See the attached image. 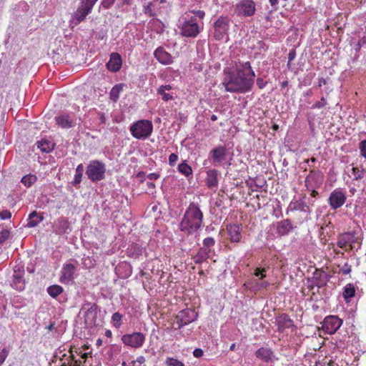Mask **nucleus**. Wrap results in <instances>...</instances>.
I'll return each mask as SVG.
<instances>
[{"instance_id": "nucleus-16", "label": "nucleus", "mask_w": 366, "mask_h": 366, "mask_svg": "<svg viewBox=\"0 0 366 366\" xmlns=\"http://www.w3.org/2000/svg\"><path fill=\"white\" fill-rule=\"evenodd\" d=\"M75 271L76 267L73 264H64L61 271L60 282L65 284L72 281Z\"/></svg>"}, {"instance_id": "nucleus-58", "label": "nucleus", "mask_w": 366, "mask_h": 366, "mask_svg": "<svg viewBox=\"0 0 366 366\" xmlns=\"http://www.w3.org/2000/svg\"><path fill=\"white\" fill-rule=\"evenodd\" d=\"M296 57V51L295 50L292 49V50H290L289 54H288V60L290 61H292V60H294Z\"/></svg>"}, {"instance_id": "nucleus-48", "label": "nucleus", "mask_w": 366, "mask_h": 366, "mask_svg": "<svg viewBox=\"0 0 366 366\" xmlns=\"http://www.w3.org/2000/svg\"><path fill=\"white\" fill-rule=\"evenodd\" d=\"M267 269L265 268H259L257 267L254 272V274L256 277H260V279H263L266 277Z\"/></svg>"}, {"instance_id": "nucleus-3", "label": "nucleus", "mask_w": 366, "mask_h": 366, "mask_svg": "<svg viewBox=\"0 0 366 366\" xmlns=\"http://www.w3.org/2000/svg\"><path fill=\"white\" fill-rule=\"evenodd\" d=\"M185 17L179 26L180 35L187 38H196L202 29L197 22V18L203 20L205 16V12L202 10H192L185 13Z\"/></svg>"}, {"instance_id": "nucleus-25", "label": "nucleus", "mask_w": 366, "mask_h": 366, "mask_svg": "<svg viewBox=\"0 0 366 366\" xmlns=\"http://www.w3.org/2000/svg\"><path fill=\"white\" fill-rule=\"evenodd\" d=\"M69 228V222L65 218L58 219L53 226L54 232L57 234H64L66 233Z\"/></svg>"}, {"instance_id": "nucleus-61", "label": "nucleus", "mask_w": 366, "mask_h": 366, "mask_svg": "<svg viewBox=\"0 0 366 366\" xmlns=\"http://www.w3.org/2000/svg\"><path fill=\"white\" fill-rule=\"evenodd\" d=\"M98 0H83V1L93 9L94 4Z\"/></svg>"}, {"instance_id": "nucleus-21", "label": "nucleus", "mask_w": 366, "mask_h": 366, "mask_svg": "<svg viewBox=\"0 0 366 366\" xmlns=\"http://www.w3.org/2000/svg\"><path fill=\"white\" fill-rule=\"evenodd\" d=\"M227 232L232 242H239L242 239L241 227L237 224H229L227 226Z\"/></svg>"}, {"instance_id": "nucleus-36", "label": "nucleus", "mask_w": 366, "mask_h": 366, "mask_svg": "<svg viewBox=\"0 0 366 366\" xmlns=\"http://www.w3.org/2000/svg\"><path fill=\"white\" fill-rule=\"evenodd\" d=\"M37 147L44 152H49L53 149V144L48 140L38 142Z\"/></svg>"}, {"instance_id": "nucleus-15", "label": "nucleus", "mask_w": 366, "mask_h": 366, "mask_svg": "<svg viewBox=\"0 0 366 366\" xmlns=\"http://www.w3.org/2000/svg\"><path fill=\"white\" fill-rule=\"evenodd\" d=\"M323 182V174L320 171L311 170L305 179V185L310 188L317 187Z\"/></svg>"}, {"instance_id": "nucleus-41", "label": "nucleus", "mask_w": 366, "mask_h": 366, "mask_svg": "<svg viewBox=\"0 0 366 366\" xmlns=\"http://www.w3.org/2000/svg\"><path fill=\"white\" fill-rule=\"evenodd\" d=\"M337 267L339 268L338 273L342 275L349 274L352 271V266L348 262H345L342 266L338 265Z\"/></svg>"}, {"instance_id": "nucleus-50", "label": "nucleus", "mask_w": 366, "mask_h": 366, "mask_svg": "<svg viewBox=\"0 0 366 366\" xmlns=\"http://www.w3.org/2000/svg\"><path fill=\"white\" fill-rule=\"evenodd\" d=\"M115 2V0H102L101 2L102 6L105 9H109Z\"/></svg>"}, {"instance_id": "nucleus-51", "label": "nucleus", "mask_w": 366, "mask_h": 366, "mask_svg": "<svg viewBox=\"0 0 366 366\" xmlns=\"http://www.w3.org/2000/svg\"><path fill=\"white\" fill-rule=\"evenodd\" d=\"M359 149L360 150L361 155L366 158V140L360 142Z\"/></svg>"}, {"instance_id": "nucleus-18", "label": "nucleus", "mask_w": 366, "mask_h": 366, "mask_svg": "<svg viewBox=\"0 0 366 366\" xmlns=\"http://www.w3.org/2000/svg\"><path fill=\"white\" fill-rule=\"evenodd\" d=\"M210 154L212 156L213 162L222 163L226 159L227 149L225 146L219 145L212 149Z\"/></svg>"}, {"instance_id": "nucleus-14", "label": "nucleus", "mask_w": 366, "mask_h": 366, "mask_svg": "<svg viewBox=\"0 0 366 366\" xmlns=\"http://www.w3.org/2000/svg\"><path fill=\"white\" fill-rule=\"evenodd\" d=\"M92 9H93L92 7L86 4L82 1L81 5L77 8L76 11L72 15V20L74 21V24L78 25L84 21L87 15L92 12Z\"/></svg>"}, {"instance_id": "nucleus-23", "label": "nucleus", "mask_w": 366, "mask_h": 366, "mask_svg": "<svg viewBox=\"0 0 366 366\" xmlns=\"http://www.w3.org/2000/svg\"><path fill=\"white\" fill-rule=\"evenodd\" d=\"M292 229L293 226L289 219H282L277 224V233L281 237L287 235Z\"/></svg>"}, {"instance_id": "nucleus-46", "label": "nucleus", "mask_w": 366, "mask_h": 366, "mask_svg": "<svg viewBox=\"0 0 366 366\" xmlns=\"http://www.w3.org/2000/svg\"><path fill=\"white\" fill-rule=\"evenodd\" d=\"M215 244V240L213 237H207L203 240V246L207 248H212Z\"/></svg>"}, {"instance_id": "nucleus-57", "label": "nucleus", "mask_w": 366, "mask_h": 366, "mask_svg": "<svg viewBox=\"0 0 366 366\" xmlns=\"http://www.w3.org/2000/svg\"><path fill=\"white\" fill-rule=\"evenodd\" d=\"M328 246L330 249H332L333 252L335 255L344 254V252H342L340 249L335 248V244L334 243L332 242L329 244Z\"/></svg>"}, {"instance_id": "nucleus-6", "label": "nucleus", "mask_w": 366, "mask_h": 366, "mask_svg": "<svg viewBox=\"0 0 366 366\" xmlns=\"http://www.w3.org/2000/svg\"><path fill=\"white\" fill-rule=\"evenodd\" d=\"M355 243H358L359 245L361 244L355 236V232H346L340 233L337 236L336 244L338 248L343 249L345 252L352 250Z\"/></svg>"}, {"instance_id": "nucleus-37", "label": "nucleus", "mask_w": 366, "mask_h": 366, "mask_svg": "<svg viewBox=\"0 0 366 366\" xmlns=\"http://www.w3.org/2000/svg\"><path fill=\"white\" fill-rule=\"evenodd\" d=\"M38 217L37 212L36 211L32 212L30 213L29 216V221L27 223V226L29 227H34L38 225L40 221L42 220V217H40L39 220L35 219V218Z\"/></svg>"}, {"instance_id": "nucleus-24", "label": "nucleus", "mask_w": 366, "mask_h": 366, "mask_svg": "<svg viewBox=\"0 0 366 366\" xmlns=\"http://www.w3.org/2000/svg\"><path fill=\"white\" fill-rule=\"evenodd\" d=\"M255 355L258 359L269 362L272 361L274 352L270 348L262 347L255 352Z\"/></svg>"}, {"instance_id": "nucleus-20", "label": "nucleus", "mask_w": 366, "mask_h": 366, "mask_svg": "<svg viewBox=\"0 0 366 366\" xmlns=\"http://www.w3.org/2000/svg\"><path fill=\"white\" fill-rule=\"evenodd\" d=\"M276 324L277 326L278 331L282 332L285 329L293 327L294 322L288 315L282 314L276 318Z\"/></svg>"}, {"instance_id": "nucleus-4", "label": "nucleus", "mask_w": 366, "mask_h": 366, "mask_svg": "<svg viewBox=\"0 0 366 366\" xmlns=\"http://www.w3.org/2000/svg\"><path fill=\"white\" fill-rule=\"evenodd\" d=\"M129 131L135 139H146L153 132V124L150 120H138L130 126Z\"/></svg>"}, {"instance_id": "nucleus-10", "label": "nucleus", "mask_w": 366, "mask_h": 366, "mask_svg": "<svg viewBox=\"0 0 366 366\" xmlns=\"http://www.w3.org/2000/svg\"><path fill=\"white\" fill-rule=\"evenodd\" d=\"M235 13L239 16H252L256 11V4L253 0H242L235 5Z\"/></svg>"}, {"instance_id": "nucleus-53", "label": "nucleus", "mask_w": 366, "mask_h": 366, "mask_svg": "<svg viewBox=\"0 0 366 366\" xmlns=\"http://www.w3.org/2000/svg\"><path fill=\"white\" fill-rule=\"evenodd\" d=\"M145 362H146L145 357L142 355H140V356H138L136 360H132L130 364L132 365V366H134L136 363L142 365V364H144Z\"/></svg>"}, {"instance_id": "nucleus-26", "label": "nucleus", "mask_w": 366, "mask_h": 366, "mask_svg": "<svg viewBox=\"0 0 366 366\" xmlns=\"http://www.w3.org/2000/svg\"><path fill=\"white\" fill-rule=\"evenodd\" d=\"M55 121L56 124L62 129H69L74 125V121L66 114L56 117Z\"/></svg>"}, {"instance_id": "nucleus-29", "label": "nucleus", "mask_w": 366, "mask_h": 366, "mask_svg": "<svg viewBox=\"0 0 366 366\" xmlns=\"http://www.w3.org/2000/svg\"><path fill=\"white\" fill-rule=\"evenodd\" d=\"M355 287L354 285L352 283L347 284L344 287V290H343V293H342L345 300L347 302H349L350 301V299L352 297H353L355 296Z\"/></svg>"}, {"instance_id": "nucleus-45", "label": "nucleus", "mask_w": 366, "mask_h": 366, "mask_svg": "<svg viewBox=\"0 0 366 366\" xmlns=\"http://www.w3.org/2000/svg\"><path fill=\"white\" fill-rule=\"evenodd\" d=\"M9 354V350L3 348L0 350V366L3 365Z\"/></svg>"}, {"instance_id": "nucleus-2", "label": "nucleus", "mask_w": 366, "mask_h": 366, "mask_svg": "<svg viewBox=\"0 0 366 366\" xmlns=\"http://www.w3.org/2000/svg\"><path fill=\"white\" fill-rule=\"evenodd\" d=\"M202 223L203 212L197 204L191 202L179 224V229L190 235L198 231L202 227Z\"/></svg>"}, {"instance_id": "nucleus-13", "label": "nucleus", "mask_w": 366, "mask_h": 366, "mask_svg": "<svg viewBox=\"0 0 366 366\" xmlns=\"http://www.w3.org/2000/svg\"><path fill=\"white\" fill-rule=\"evenodd\" d=\"M347 197L345 192L339 189L332 191L328 198V203L332 209H337L346 202Z\"/></svg>"}, {"instance_id": "nucleus-11", "label": "nucleus", "mask_w": 366, "mask_h": 366, "mask_svg": "<svg viewBox=\"0 0 366 366\" xmlns=\"http://www.w3.org/2000/svg\"><path fill=\"white\" fill-rule=\"evenodd\" d=\"M229 24V19L224 16H219L214 24V37L216 40H223L227 35Z\"/></svg>"}, {"instance_id": "nucleus-60", "label": "nucleus", "mask_w": 366, "mask_h": 366, "mask_svg": "<svg viewBox=\"0 0 366 366\" xmlns=\"http://www.w3.org/2000/svg\"><path fill=\"white\" fill-rule=\"evenodd\" d=\"M159 177V174L157 173H150L147 175V178L150 180H156Z\"/></svg>"}, {"instance_id": "nucleus-54", "label": "nucleus", "mask_w": 366, "mask_h": 366, "mask_svg": "<svg viewBox=\"0 0 366 366\" xmlns=\"http://www.w3.org/2000/svg\"><path fill=\"white\" fill-rule=\"evenodd\" d=\"M11 217V213L9 210H3L0 212V218L1 219H9Z\"/></svg>"}, {"instance_id": "nucleus-33", "label": "nucleus", "mask_w": 366, "mask_h": 366, "mask_svg": "<svg viewBox=\"0 0 366 366\" xmlns=\"http://www.w3.org/2000/svg\"><path fill=\"white\" fill-rule=\"evenodd\" d=\"M157 6V1L149 2L146 5H144V13L151 17L157 16V11L155 7Z\"/></svg>"}, {"instance_id": "nucleus-40", "label": "nucleus", "mask_w": 366, "mask_h": 366, "mask_svg": "<svg viewBox=\"0 0 366 366\" xmlns=\"http://www.w3.org/2000/svg\"><path fill=\"white\" fill-rule=\"evenodd\" d=\"M122 315L118 312H114L112 316L113 325L116 328L120 327V326L122 325Z\"/></svg>"}, {"instance_id": "nucleus-22", "label": "nucleus", "mask_w": 366, "mask_h": 366, "mask_svg": "<svg viewBox=\"0 0 366 366\" xmlns=\"http://www.w3.org/2000/svg\"><path fill=\"white\" fill-rule=\"evenodd\" d=\"M122 64L121 56L118 53H112L110 55V59L107 64V69L113 72L118 71Z\"/></svg>"}, {"instance_id": "nucleus-8", "label": "nucleus", "mask_w": 366, "mask_h": 366, "mask_svg": "<svg viewBox=\"0 0 366 366\" xmlns=\"http://www.w3.org/2000/svg\"><path fill=\"white\" fill-rule=\"evenodd\" d=\"M198 314L194 309L187 308L178 312L175 317L177 327L175 329H181L185 325L195 321L197 319Z\"/></svg>"}, {"instance_id": "nucleus-32", "label": "nucleus", "mask_w": 366, "mask_h": 366, "mask_svg": "<svg viewBox=\"0 0 366 366\" xmlns=\"http://www.w3.org/2000/svg\"><path fill=\"white\" fill-rule=\"evenodd\" d=\"M84 172V166L82 164H79L76 168V174L73 181L71 182L73 186L79 184L81 182V178Z\"/></svg>"}, {"instance_id": "nucleus-44", "label": "nucleus", "mask_w": 366, "mask_h": 366, "mask_svg": "<svg viewBox=\"0 0 366 366\" xmlns=\"http://www.w3.org/2000/svg\"><path fill=\"white\" fill-rule=\"evenodd\" d=\"M10 232L6 229H2L0 231V244L4 242L9 237Z\"/></svg>"}, {"instance_id": "nucleus-19", "label": "nucleus", "mask_w": 366, "mask_h": 366, "mask_svg": "<svg viewBox=\"0 0 366 366\" xmlns=\"http://www.w3.org/2000/svg\"><path fill=\"white\" fill-rule=\"evenodd\" d=\"M24 270H14L11 287L18 291H23L25 289V280L24 279Z\"/></svg>"}, {"instance_id": "nucleus-39", "label": "nucleus", "mask_w": 366, "mask_h": 366, "mask_svg": "<svg viewBox=\"0 0 366 366\" xmlns=\"http://www.w3.org/2000/svg\"><path fill=\"white\" fill-rule=\"evenodd\" d=\"M352 174L354 175L353 180H359V179H361L364 177L366 171L363 169H360L357 167H353L352 169Z\"/></svg>"}, {"instance_id": "nucleus-43", "label": "nucleus", "mask_w": 366, "mask_h": 366, "mask_svg": "<svg viewBox=\"0 0 366 366\" xmlns=\"http://www.w3.org/2000/svg\"><path fill=\"white\" fill-rule=\"evenodd\" d=\"M166 364L167 366H184L181 361L173 357H167Z\"/></svg>"}, {"instance_id": "nucleus-38", "label": "nucleus", "mask_w": 366, "mask_h": 366, "mask_svg": "<svg viewBox=\"0 0 366 366\" xmlns=\"http://www.w3.org/2000/svg\"><path fill=\"white\" fill-rule=\"evenodd\" d=\"M122 90L121 84L115 85L110 92V99L113 102H117L119 97V93Z\"/></svg>"}, {"instance_id": "nucleus-49", "label": "nucleus", "mask_w": 366, "mask_h": 366, "mask_svg": "<svg viewBox=\"0 0 366 366\" xmlns=\"http://www.w3.org/2000/svg\"><path fill=\"white\" fill-rule=\"evenodd\" d=\"M327 101L325 97H322L320 101L317 102L312 107V109H321L327 105Z\"/></svg>"}, {"instance_id": "nucleus-64", "label": "nucleus", "mask_w": 366, "mask_h": 366, "mask_svg": "<svg viewBox=\"0 0 366 366\" xmlns=\"http://www.w3.org/2000/svg\"><path fill=\"white\" fill-rule=\"evenodd\" d=\"M272 6H276L278 4V0H269Z\"/></svg>"}, {"instance_id": "nucleus-27", "label": "nucleus", "mask_w": 366, "mask_h": 366, "mask_svg": "<svg viewBox=\"0 0 366 366\" xmlns=\"http://www.w3.org/2000/svg\"><path fill=\"white\" fill-rule=\"evenodd\" d=\"M206 184L209 188L217 187L218 185V172L216 169H209L207 172L205 179Z\"/></svg>"}, {"instance_id": "nucleus-12", "label": "nucleus", "mask_w": 366, "mask_h": 366, "mask_svg": "<svg viewBox=\"0 0 366 366\" xmlns=\"http://www.w3.org/2000/svg\"><path fill=\"white\" fill-rule=\"evenodd\" d=\"M145 340V335L140 332H136L132 334H125L122 337V342L125 345L133 348L141 347L144 345Z\"/></svg>"}, {"instance_id": "nucleus-30", "label": "nucleus", "mask_w": 366, "mask_h": 366, "mask_svg": "<svg viewBox=\"0 0 366 366\" xmlns=\"http://www.w3.org/2000/svg\"><path fill=\"white\" fill-rule=\"evenodd\" d=\"M308 206L307 204L302 200H297L294 202H291L290 204V209L291 211H302L307 212L308 209Z\"/></svg>"}, {"instance_id": "nucleus-47", "label": "nucleus", "mask_w": 366, "mask_h": 366, "mask_svg": "<svg viewBox=\"0 0 366 366\" xmlns=\"http://www.w3.org/2000/svg\"><path fill=\"white\" fill-rule=\"evenodd\" d=\"M211 252H212V249L207 248L203 246V247H201L199 249L198 253H199L201 255H202L203 258L205 257L206 259H208L209 257Z\"/></svg>"}, {"instance_id": "nucleus-5", "label": "nucleus", "mask_w": 366, "mask_h": 366, "mask_svg": "<svg viewBox=\"0 0 366 366\" xmlns=\"http://www.w3.org/2000/svg\"><path fill=\"white\" fill-rule=\"evenodd\" d=\"M105 164L98 160L91 161L88 164L86 174L92 182H99L105 177Z\"/></svg>"}, {"instance_id": "nucleus-9", "label": "nucleus", "mask_w": 366, "mask_h": 366, "mask_svg": "<svg viewBox=\"0 0 366 366\" xmlns=\"http://www.w3.org/2000/svg\"><path fill=\"white\" fill-rule=\"evenodd\" d=\"M343 320L336 315H328L322 322V330L327 334H335L342 325Z\"/></svg>"}, {"instance_id": "nucleus-55", "label": "nucleus", "mask_w": 366, "mask_h": 366, "mask_svg": "<svg viewBox=\"0 0 366 366\" xmlns=\"http://www.w3.org/2000/svg\"><path fill=\"white\" fill-rule=\"evenodd\" d=\"M267 84V81H265L263 78H257V85L259 89H264Z\"/></svg>"}, {"instance_id": "nucleus-63", "label": "nucleus", "mask_w": 366, "mask_h": 366, "mask_svg": "<svg viewBox=\"0 0 366 366\" xmlns=\"http://www.w3.org/2000/svg\"><path fill=\"white\" fill-rule=\"evenodd\" d=\"M327 84L326 80L324 78H320L318 80V86L321 87L322 85H325Z\"/></svg>"}, {"instance_id": "nucleus-42", "label": "nucleus", "mask_w": 366, "mask_h": 366, "mask_svg": "<svg viewBox=\"0 0 366 366\" xmlns=\"http://www.w3.org/2000/svg\"><path fill=\"white\" fill-rule=\"evenodd\" d=\"M157 94L162 96V100L164 102H168L173 99V96L169 93H166L165 91H163L162 89H157Z\"/></svg>"}, {"instance_id": "nucleus-1", "label": "nucleus", "mask_w": 366, "mask_h": 366, "mask_svg": "<svg viewBox=\"0 0 366 366\" xmlns=\"http://www.w3.org/2000/svg\"><path fill=\"white\" fill-rule=\"evenodd\" d=\"M254 77L250 62L239 61L235 64V72H228L222 84L227 92L244 94L252 90Z\"/></svg>"}, {"instance_id": "nucleus-17", "label": "nucleus", "mask_w": 366, "mask_h": 366, "mask_svg": "<svg viewBox=\"0 0 366 366\" xmlns=\"http://www.w3.org/2000/svg\"><path fill=\"white\" fill-rule=\"evenodd\" d=\"M155 59L162 64L167 65L173 63L172 56L163 47L159 46L154 52Z\"/></svg>"}, {"instance_id": "nucleus-59", "label": "nucleus", "mask_w": 366, "mask_h": 366, "mask_svg": "<svg viewBox=\"0 0 366 366\" xmlns=\"http://www.w3.org/2000/svg\"><path fill=\"white\" fill-rule=\"evenodd\" d=\"M193 355L195 357H200L203 355V351L201 349H195Z\"/></svg>"}, {"instance_id": "nucleus-7", "label": "nucleus", "mask_w": 366, "mask_h": 366, "mask_svg": "<svg viewBox=\"0 0 366 366\" xmlns=\"http://www.w3.org/2000/svg\"><path fill=\"white\" fill-rule=\"evenodd\" d=\"M98 305L86 302L81 307L80 313L83 314L84 322L86 327L92 328L96 325Z\"/></svg>"}, {"instance_id": "nucleus-35", "label": "nucleus", "mask_w": 366, "mask_h": 366, "mask_svg": "<svg viewBox=\"0 0 366 366\" xmlns=\"http://www.w3.org/2000/svg\"><path fill=\"white\" fill-rule=\"evenodd\" d=\"M37 180V177L34 174H26L21 178V183L26 187H30Z\"/></svg>"}, {"instance_id": "nucleus-56", "label": "nucleus", "mask_w": 366, "mask_h": 366, "mask_svg": "<svg viewBox=\"0 0 366 366\" xmlns=\"http://www.w3.org/2000/svg\"><path fill=\"white\" fill-rule=\"evenodd\" d=\"M207 259L205 257L203 258V256L197 252V255L194 257V261L196 264H201L203 262L206 261Z\"/></svg>"}, {"instance_id": "nucleus-34", "label": "nucleus", "mask_w": 366, "mask_h": 366, "mask_svg": "<svg viewBox=\"0 0 366 366\" xmlns=\"http://www.w3.org/2000/svg\"><path fill=\"white\" fill-rule=\"evenodd\" d=\"M179 172L184 174L185 177H189L192 174V167L186 162V161H183L178 166Z\"/></svg>"}, {"instance_id": "nucleus-52", "label": "nucleus", "mask_w": 366, "mask_h": 366, "mask_svg": "<svg viewBox=\"0 0 366 366\" xmlns=\"http://www.w3.org/2000/svg\"><path fill=\"white\" fill-rule=\"evenodd\" d=\"M178 160V155L172 153L169 157V164L172 167L174 166L177 161Z\"/></svg>"}, {"instance_id": "nucleus-31", "label": "nucleus", "mask_w": 366, "mask_h": 366, "mask_svg": "<svg viewBox=\"0 0 366 366\" xmlns=\"http://www.w3.org/2000/svg\"><path fill=\"white\" fill-rule=\"evenodd\" d=\"M47 293L53 298H56L64 292V288L59 285H52L47 287Z\"/></svg>"}, {"instance_id": "nucleus-62", "label": "nucleus", "mask_w": 366, "mask_h": 366, "mask_svg": "<svg viewBox=\"0 0 366 366\" xmlns=\"http://www.w3.org/2000/svg\"><path fill=\"white\" fill-rule=\"evenodd\" d=\"M158 89H162L163 91H166V90L169 91V90L172 89V86L169 84L162 85Z\"/></svg>"}, {"instance_id": "nucleus-28", "label": "nucleus", "mask_w": 366, "mask_h": 366, "mask_svg": "<svg viewBox=\"0 0 366 366\" xmlns=\"http://www.w3.org/2000/svg\"><path fill=\"white\" fill-rule=\"evenodd\" d=\"M327 274L326 272L320 270H316L314 273L313 281L315 285L318 287H322L327 283Z\"/></svg>"}]
</instances>
